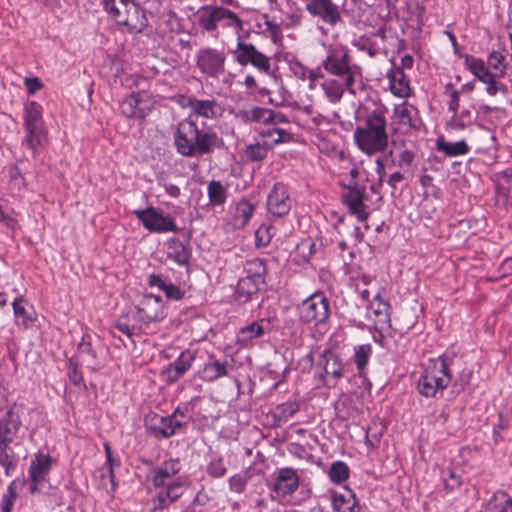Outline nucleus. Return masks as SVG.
<instances>
[{"label": "nucleus", "instance_id": "1", "mask_svg": "<svg viewBox=\"0 0 512 512\" xmlns=\"http://www.w3.org/2000/svg\"><path fill=\"white\" fill-rule=\"evenodd\" d=\"M174 141L177 151L183 156L209 154L225 146L216 132L211 129L200 130L191 116L179 122Z\"/></svg>", "mask_w": 512, "mask_h": 512}, {"label": "nucleus", "instance_id": "2", "mask_svg": "<svg viewBox=\"0 0 512 512\" xmlns=\"http://www.w3.org/2000/svg\"><path fill=\"white\" fill-rule=\"evenodd\" d=\"M505 50H493L487 57V63L481 58L466 54L464 56L465 67L483 84L486 93L490 96L507 94V86L500 81L507 71L508 62Z\"/></svg>", "mask_w": 512, "mask_h": 512}, {"label": "nucleus", "instance_id": "3", "mask_svg": "<svg viewBox=\"0 0 512 512\" xmlns=\"http://www.w3.org/2000/svg\"><path fill=\"white\" fill-rule=\"evenodd\" d=\"M452 381L446 355L429 359L419 376L416 388L418 393L426 398H437Z\"/></svg>", "mask_w": 512, "mask_h": 512}, {"label": "nucleus", "instance_id": "4", "mask_svg": "<svg viewBox=\"0 0 512 512\" xmlns=\"http://www.w3.org/2000/svg\"><path fill=\"white\" fill-rule=\"evenodd\" d=\"M324 47L326 56L321 66L326 72L344 81L347 90L355 94L354 83L356 77L360 76V69L351 63L347 47L339 43L324 45Z\"/></svg>", "mask_w": 512, "mask_h": 512}, {"label": "nucleus", "instance_id": "5", "mask_svg": "<svg viewBox=\"0 0 512 512\" xmlns=\"http://www.w3.org/2000/svg\"><path fill=\"white\" fill-rule=\"evenodd\" d=\"M198 23L206 32L216 31L219 26L230 28L239 36L243 30V21L233 11L218 5H206L197 13Z\"/></svg>", "mask_w": 512, "mask_h": 512}, {"label": "nucleus", "instance_id": "6", "mask_svg": "<svg viewBox=\"0 0 512 512\" xmlns=\"http://www.w3.org/2000/svg\"><path fill=\"white\" fill-rule=\"evenodd\" d=\"M191 416L188 408H176L169 416H162L156 413L146 417V424L149 431L160 439L169 438L177 433L179 429L187 425Z\"/></svg>", "mask_w": 512, "mask_h": 512}, {"label": "nucleus", "instance_id": "7", "mask_svg": "<svg viewBox=\"0 0 512 512\" xmlns=\"http://www.w3.org/2000/svg\"><path fill=\"white\" fill-rule=\"evenodd\" d=\"M42 114V107L37 102L30 101L25 104L24 127L26 135L24 142L33 151L44 145L47 140V129Z\"/></svg>", "mask_w": 512, "mask_h": 512}, {"label": "nucleus", "instance_id": "8", "mask_svg": "<svg viewBox=\"0 0 512 512\" xmlns=\"http://www.w3.org/2000/svg\"><path fill=\"white\" fill-rule=\"evenodd\" d=\"M387 111V108L379 102L373 100L363 102L355 111V119L358 122L355 129L387 133Z\"/></svg>", "mask_w": 512, "mask_h": 512}, {"label": "nucleus", "instance_id": "9", "mask_svg": "<svg viewBox=\"0 0 512 512\" xmlns=\"http://www.w3.org/2000/svg\"><path fill=\"white\" fill-rule=\"evenodd\" d=\"M232 54L239 65L251 64L260 72L270 76L272 81L277 84L275 73L271 70L270 58L257 50L253 44L245 42L240 35L237 37V45Z\"/></svg>", "mask_w": 512, "mask_h": 512}, {"label": "nucleus", "instance_id": "10", "mask_svg": "<svg viewBox=\"0 0 512 512\" xmlns=\"http://www.w3.org/2000/svg\"><path fill=\"white\" fill-rule=\"evenodd\" d=\"M195 59L196 67L205 77L217 79L225 73L226 54L222 49L202 47Z\"/></svg>", "mask_w": 512, "mask_h": 512}, {"label": "nucleus", "instance_id": "11", "mask_svg": "<svg viewBox=\"0 0 512 512\" xmlns=\"http://www.w3.org/2000/svg\"><path fill=\"white\" fill-rule=\"evenodd\" d=\"M329 314V300L322 293L312 294L298 306L299 319L306 324L324 323Z\"/></svg>", "mask_w": 512, "mask_h": 512}, {"label": "nucleus", "instance_id": "12", "mask_svg": "<svg viewBox=\"0 0 512 512\" xmlns=\"http://www.w3.org/2000/svg\"><path fill=\"white\" fill-rule=\"evenodd\" d=\"M132 213L144 228L151 233L177 232L178 230L175 221L160 209L147 207L146 209L133 210Z\"/></svg>", "mask_w": 512, "mask_h": 512}, {"label": "nucleus", "instance_id": "13", "mask_svg": "<svg viewBox=\"0 0 512 512\" xmlns=\"http://www.w3.org/2000/svg\"><path fill=\"white\" fill-rule=\"evenodd\" d=\"M186 486L187 480L183 477H178L165 486L154 487L157 489V492L151 500L153 504L151 512L163 511L167 509L184 494Z\"/></svg>", "mask_w": 512, "mask_h": 512}, {"label": "nucleus", "instance_id": "14", "mask_svg": "<svg viewBox=\"0 0 512 512\" xmlns=\"http://www.w3.org/2000/svg\"><path fill=\"white\" fill-rule=\"evenodd\" d=\"M353 139L357 148L369 156L383 152L388 145V133L355 129Z\"/></svg>", "mask_w": 512, "mask_h": 512}, {"label": "nucleus", "instance_id": "15", "mask_svg": "<svg viewBox=\"0 0 512 512\" xmlns=\"http://www.w3.org/2000/svg\"><path fill=\"white\" fill-rule=\"evenodd\" d=\"M53 459L49 454L38 452L30 463L28 477L30 480L29 491L31 494L40 492L42 484L52 468Z\"/></svg>", "mask_w": 512, "mask_h": 512}, {"label": "nucleus", "instance_id": "16", "mask_svg": "<svg viewBox=\"0 0 512 512\" xmlns=\"http://www.w3.org/2000/svg\"><path fill=\"white\" fill-rule=\"evenodd\" d=\"M131 318L139 323L148 324L164 317L163 303L160 296L145 295L139 307L130 312Z\"/></svg>", "mask_w": 512, "mask_h": 512}, {"label": "nucleus", "instance_id": "17", "mask_svg": "<svg viewBox=\"0 0 512 512\" xmlns=\"http://www.w3.org/2000/svg\"><path fill=\"white\" fill-rule=\"evenodd\" d=\"M382 197H378L376 202L370 200V194H343L342 201L347 206L350 213L357 217L358 221H367L369 215L381 202Z\"/></svg>", "mask_w": 512, "mask_h": 512}, {"label": "nucleus", "instance_id": "18", "mask_svg": "<svg viewBox=\"0 0 512 512\" xmlns=\"http://www.w3.org/2000/svg\"><path fill=\"white\" fill-rule=\"evenodd\" d=\"M392 119L394 129L402 134L410 133L420 125L418 110L407 102L395 106Z\"/></svg>", "mask_w": 512, "mask_h": 512}, {"label": "nucleus", "instance_id": "19", "mask_svg": "<svg viewBox=\"0 0 512 512\" xmlns=\"http://www.w3.org/2000/svg\"><path fill=\"white\" fill-rule=\"evenodd\" d=\"M300 478L295 469L290 467L279 468L274 472L272 491L279 498L292 495L299 487Z\"/></svg>", "mask_w": 512, "mask_h": 512}, {"label": "nucleus", "instance_id": "20", "mask_svg": "<svg viewBox=\"0 0 512 512\" xmlns=\"http://www.w3.org/2000/svg\"><path fill=\"white\" fill-rule=\"evenodd\" d=\"M128 5V10H125L116 23L126 27L130 33H140L148 25L146 13L135 1Z\"/></svg>", "mask_w": 512, "mask_h": 512}, {"label": "nucleus", "instance_id": "21", "mask_svg": "<svg viewBox=\"0 0 512 512\" xmlns=\"http://www.w3.org/2000/svg\"><path fill=\"white\" fill-rule=\"evenodd\" d=\"M255 205L249 200L241 199L230 206L228 224L233 230L244 228L252 218Z\"/></svg>", "mask_w": 512, "mask_h": 512}, {"label": "nucleus", "instance_id": "22", "mask_svg": "<svg viewBox=\"0 0 512 512\" xmlns=\"http://www.w3.org/2000/svg\"><path fill=\"white\" fill-rule=\"evenodd\" d=\"M390 305L376 294L366 308L367 318L374 322L376 327L383 328L390 323Z\"/></svg>", "mask_w": 512, "mask_h": 512}, {"label": "nucleus", "instance_id": "23", "mask_svg": "<svg viewBox=\"0 0 512 512\" xmlns=\"http://www.w3.org/2000/svg\"><path fill=\"white\" fill-rule=\"evenodd\" d=\"M181 470V462L178 458H171L152 470V484L154 487H162L172 482V478Z\"/></svg>", "mask_w": 512, "mask_h": 512}, {"label": "nucleus", "instance_id": "24", "mask_svg": "<svg viewBox=\"0 0 512 512\" xmlns=\"http://www.w3.org/2000/svg\"><path fill=\"white\" fill-rule=\"evenodd\" d=\"M22 422L18 413L9 408L0 418V443H12L17 436Z\"/></svg>", "mask_w": 512, "mask_h": 512}, {"label": "nucleus", "instance_id": "25", "mask_svg": "<svg viewBox=\"0 0 512 512\" xmlns=\"http://www.w3.org/2000/svg\"><path fill=\"white\" fill-rule=\"evenodd\" d=\"M15 324L23 329L32 327L37 319V313L22 296L16 297L12 302Z\"/></svg>", "mask_w": 512, "mask_h": 512}, {"label": "nucleus", "instance_id": "26", "mask_svg": "<svg viewBox=\"0 0 512 512\" xmlns=\"http://www.w3.org/2000/svg\"><path fill=\"white\" fill-rule=\"evenodd\" d=\"M188 107L191 110L189 116L192 119L194 116H199L212 120L218 118L222 113L220 105L215 100L210 99H189Z\"/></svg>", "mask_w": 512, "mask_h": 512}, {"label": "nucleus", "instance_id": "27", "mask_svg": "<svg viewBox=\"0 0 512 512\" xmlns=\"http://www.w3.org/2000/svg\"><path fill=\"white\" fill-rule=\"evenodd\" d=\"M196 359V352L193 350H185L183 351L179 357L171 363L167 370V380L169 382H176L178 379H180L186 371L189 370L192 363Z\"/></svg>", "mask_w": 512, "mask_h": 512}, {"label": "nucleus", "instance_id": "28", "mask_svg": "<svg viewBox=\"0 0 512 512\" xmlns=\"http://www.w3.org/2000/svg\"><path fill=\"white\" fill-rule=\"evenodd\" d=\"M270 329V322L267 319L255 321L243 328L237 333L236 342L243 347L249 346L254 339L264 335Z\"/></svg>", "mask_w": 512, "mask_h": 512}, {"label": "nucleus", "instance_id": "29", "mask_svg": "<svg viewBox=\"0 0 512 512\" xmlns=\"http://www.w3.org/2000/svg\"><path fill=\"white\" fill-rule=\"evenodd\" d=\"M144 93L131 94L127 96L120 104V110L128 118H143L148 110L144 106Z\"/></svg>", "mask_w": 512, "mask_h": 512}, {"label": "nucleus", "instance_id": "30", "mask_svg": "<svg viewBox=\"0 0 512 512\" xmlns=\"http://www.w3.org/2000/svg\"><path fill=\"white\" fill-rule=\"evenodd\" d=\"M391 92L399 98H407L410 96L411 88L409 80L404 74L402 68L392 67L387 74Z\"/></svg>", "mask_w": 512, "mask_h": 512}, {"label": "nucleus", "instance_id": "31", "mask_svg": "<svg viewBox=\"0 0 512 512\" xmlns=\"http://www.w3.org/2000/svg\"><path fill=\"white\" fill-rule=\"evenodd\" d=\"M332 507L335 512H361L355 494L350 489L332 494Z\"/></svg>", "mask_w": 512, "mask_h": 512}, {"label": "nucleus", "instance_id": "32", "mask_svg": "<svg viewBox=\"0 0 512 512\" xmlns=\"http://www.w3.org/2000/svg\"><path fill=\"white\" fill-rule=\"evenodd\" d=\"M320 86L323 90L324 96L332 104L340 102L344 95L345 89H347L344 81L340 82L334 78L325 79Z\"/></svg>", "mask_w": 512, "mask_h": 512}, {"label": "nucleus", "instance_id": "33", "mask_svg": "<svg viewBox=\"0 0 512 512\" xmlns=\"http://www.w3.org/2000/svg\"><path fill=\"white\" fill-rule=\"evenodd\" d=\"M228 373L226 362H220L213 357H210L209 361L205 363L203 369L200 372L202 380L207 382H213Z\"/></svg>", "mask_w": 512, "mask_h": 512}, {"label": "nucleus", "instance_id": "34", "mask_svg": "<svg viewBox=\"0 0 512 512\" xmlns=\"http://www.w3.org/2000/svg\"><path fill=\"white\" fill-rule=\"evenodd\" d=\"M268 211L278 217L288 214L291 209V201L288 194H268Z\"/></svg>", "mask_w": 512, "mask_h": 512}, {"label": "nucleus", "instance_id": "35", "mask_svg": "<svg viewBox=\"0 0 512 512\" xmlns=\"http://www.w3.org/2000/svg\"><path fill=\"white\" fill-rule=\"evenodd\" d=\"M436 149L449 157L462 156L469 152V146L464 140L448 142L443 136L437 138Z\"/></svg>", "mask_w": 512, "mask_h": 512}, {"label": "nucleus", "instance_id": "36", "mask_svg": "<svg viewBox=\"0 0 512 512\" xmlns=\"http://www.w3.org/2000/svg\"><path fill=\"white\" fill-rule=\"evenodd\" d=\"M11 443H0V466L4 469V474L11 477L18 464V457L10 447Z\"/></svg>", "mask_w": 512, "mask_h": 512}, {"label": "nucleus", "instance_id": "37", "mask_svg": "<svg viewBox=\"0 0 512 512\" xmlns=\"http://www.w3.org/2000/svg\"><path fill=\"white\" fill-rule=\"evenodd\" d=\"M266 272V263L263 259L260 258L247 260L244 265L245 275L253 278L256 282H261L262 284L265 282Z\"/></svg>", "mask_w": 512, "mask_h": 512}, {"label": "nucleus", "instance_id": "38", "mask_svg": "<svg viewBox=\"0 0 512 512\" xmlns=\"http://www.w3.org/2000/svg\"><path fill=\"white\" fill-rule=\"evenodd\" d=\"M133 2L134 0H102L104 10L115 22L128 10V3Z\"/></svg>", "mask_w": 512, "mask_h": 512}, {"label": "nucleus", "instance_id": "39", "mask_svg": "<svg viewBox=\"0 0 512 512\" xmlns=\"http://www.w3.org/2000/svg\"><path fill=\"white\" fill-rule=\"evenodd\" d=\"M371 355L372 347L370 344H362L354 348V362L360 375L368 364Z\"/></svg>", "mask_w": 512, "mask_h": 512}, {"label": "nucleus", "instance_id": "40", "mask_svg": "<svg viewBox=\"0 0 512 512\" xmlns=\"http://www.w3.org/2000/svg\"><path fill=\"white\" fill-rule=\"evenodd\" d=\"M487 512H507L509 511V497L504 492H496L490 498L486 505Z\"/></svg>", "mask_w": 512, "mask_h": 512}, {"label": "nucleus", "instance_id": "41", "mask_svg": "<svg viewBox=\"0 0 512 512\" xmlns=\"http://www.w3.org/2000/svg\"><path fill=\"white\" fill-rule=\"evenodd\" d=\"M168 258L178 265H184L189 261V252L182 243L175 241L169 246Z\"/></svg>", "mask_w": 512, "mask_h": 512}, {"label": "nucleus", "instance_id": "42", "mask_svg": "<svg viewBox=\"0 0 512 512\" xmlns=\"http://www.w3.org/2000/svg\"><path fill=\"white\" fill-rule=\"evenodd\" d=\"M473 122V116L469 109L456 111L452 114L449 125L453 129H464Z\"/></svg>", "mask_w": 512, "mask_h": 512}, {"label": "nucleus", "instance_id": "43", "mask_svg": "<svg viewBox=\"0 0 512 512\" xmlns=\"http://www.w3.org/2000/svg\"><path fill=\"white\" fill-rule=\"evenodd\" d=\"M349 476V468L343 461L332 463L329 469V478L334 483H341Z\"/></svg>", "mask_w": 512, "mask_h": 512}, {"label": "nucleus", "instance_id": "44", "mask_svg": "<svg viewBox=\"0 0 512 512\" xmlns=\"http://www.w3.org/2000/svg\"><path fill=\"white\" fill-rule=\"evenodd\" d=\"M227 472L224 459L220 456L213 455L207 465V473L215 478L223 477Z\"/></svg>", "mask_w": 512, "mask_h": 512}, {"label": "nucleus", "instance_id": "45", "mask_svg": "<svg viewBox=\"0 0 512 512\" xmlns=\"http://www.w3.org/2000/svg\"><path fill=\"white\" fill-rule=\"evenodd\" d=\"M264 32L268 33L274 44H281L283 34L280 24L270 20L268 16L264 15Z\"/></svg>", "mask_w": 512, "mask_h": 512}, {"label": "nucleus", "instance_id": "46", "mask_svg": "<svg viewBox=\"0 0 512 512\" xmlns=\"http://www.w3.org/2000/svg\"><path fill=\"white\" fill-rule=\"evenodd\" d=\"M261 285H263L261 282H256L253 278L245 275L238 281V292L242 295L250 296L255 294Z\"/></svg>", "mask_w": 512, "mask_h": 512}, {"label": "nucleus", "instance_id": "47", "mask_svg": "<svg viewBox=\"0 0 512 512\" xmlns=\"http://www.w3.org/2000/svg\"><path fill=\"white\" fill-rule=\"evenodd\" d=\"M343 365L338 357H329L326 359V363L324 365L325 374L331 375L334 378L342 377Z\"/></svg>", "mask_w": 512, "mask_h": 512}, {"label": "nucleus", "instance_id": "48", "mask_svg": "<svg viewBox=\"0 0 512 512\" xmlns=\"http://www.w3.org/2000/svg\"><path fill=\"white\" fill-rule=\"evenodd\" d=\"M445 94L448 96V110L452 114L458 111L460 103V93L451 84H447L445 87Z\"/></svg>", "mask_w": 512, "mask_h": 512}, {"label": "nucleus", "instance_id": "49", "mask_svg": "<svg viewBox=\"0 0 512 512\" xmlns=\"http://www.w3.org/2000/svg\"><path fill=\"white\" fill-rule=\"evenodd\" d=\"M272 235L270 233V227L261 225L255 231V245L257 247H266L271 241Z\"/></svg>", "mask_w": 512, "mask_h": 512}, {"label": "nucleus", "instance_id": "50", "mask_svg": "<svg viewBox=\"0 0 512 512\" xmlns=\"http://www.w3.org/2000/svg\"><path fill=\"white\" fill-rule=\"evenodd\" d=\"M268 149L261 144L249 145L246 149V156L253 161H259L267 156Z\"/></svg>", "mask_w": 512, "mask_h": 512}, {"label": "nucleus", "instance_id": "51", "mask_svg": "<svg viewBox=\"0 0 512 512\" xmlns=\"http://www.w3.org/2000/svg\"><path fill=\"white\" fill-rule=\"evenodd\" d=\"M248 479L241 474H235L228 479L229 489L234 493H243L245 491Z\"/></svg>", "mask_w": 512, "mask_h": 512}, {"label": "nucleus", "instance_id": "52", "mask_svg": "<svg viewBox=\"0 0 512 512\" xmlns=\"http://www.w3.org/2000/svg\"><path fill=\"white\" fill-rule=\"evenodd\" d=\"M128 317H131L130 313L127 316L120 317L116 321L115 327L122 333L126 334L128 337H132L135 334V331L137 330V326L134 324L130 325L127 320Z\"/></svg>", "mask_w": 512, "mask_h": 512}, {"label": "nucleus", "instance_id": "53", "mask_svg": "<svg viewBox=\"0 0 512 512\" xmlns=\"http://www.w3.org/2000/svg\"><path fill=\"white\" fill-rule=\"evenodd\" d=\"M447 477L445 474L443 475V481H444V487L447 490V492H452L461 485L460 476L457 475L452 470H449L447 472Z\"/></svg>", "mask_w": 512, "mask_h": 512}, {"label": "nucleus", "instance_id": "54", "mask_svg": "<svg viewBox=\"0 0 512 512\" xmlns=\"http://www.w3.org/2000/svg\"><path fill=\"white\" fill-rule=\"evenodd\" d=\"M15 499L16 493L10 485L7 492L2 497V512H12Z\"/></svg>", "mask_w": 512, "mask_h": 512}, {"label": "nucleus", "instance_id": "55", "mask_svg": "<svg viewBox=\"0 0 512 512\" xmlns=\"http://www.w3.org/2000/svg\"><path fill=\"white\" fill-rule=\"evenodd\" d=\"M302 15L300 13H289L282 20V25L286 29H295L301 25Z\"/></svg>", "mask_w": 512, "mask_h": 512}, {"label": "nucleus", "instance_id": "56", "mask_svg": "<svg viewBox=\"0 0 512 512\" xmlns=\"http://www.w3.org/2000/svg\"><path fill=\"white\" fill-rule=\"evenodd\" d=\"M290 70L295 77L305 80L309 74V70L301 62L295 60L290 62Z\"/></svg>", "mask_w": 512, "mask_h": 512}, {"label": "nucleus", "instance_id": "57", "mask_svg": "<svg viewBox=\"0 0 512 512\" xmlns=\"http://www.w3.org/2000/svg\"><path fill=\"white\" fill-rule=\"evenodd\" d=\"M105 454H106V464L108 466L107 473L109 475V480L112 485V490H115V483H114V473H113V465H114V459L112 457V451L110 446L105 443L104 444Z\"/></svg>", "mask_w": 512, "mask_h": 512}, {"label": "nucleus", "instance_id": "58", "mask_svg": "<svg viewBox=\"0 0 512 512\" xmlns=\"http://www.w3.org/2000/svg\"><path fill=\"white\" fill-rule=\"evenodd\" d=\"M163 292L167 298L172 300H180L184 297V291L172 283H167L163 289Z\"/></svg>", "mask_w": 512, "mask_h": 512}, {"label": "nucleus", "instance_id": "59", "mask_svg": "<svg viewBox=\"0 0 512 512\" xmlns=\"http://www.w3.org/2000/svg\"><path fill=\"white\" fill-rule=\"evenodd\" d=\"M271 118V111L264 108H253L250 112V119L257 122H266Z\"/></svg>", "mask_w": 512, "mask_h": 512}, {"label": "nucleus", "instance_id": "60", "mask_svg": "<svg viewBox=\"0 0 512 512\" xmlns=\"http://www.w3.org/2000/svg\"><path fill=\"white\" fill-rule=\"evenodd\" d=\"M315 244L310 239L302 241L297 246V251L303 256L304 259H308L314 253Z\"/></svg>", "mask_w": 512, "mask_h": 512}, {"label": "nucleus", "instance_id": "61", "mask_svg": "<svg viewBox=\"0 0 512 512\" xmlns=\"http://www.w3.org/2000/svg\"><path fill=\"white\" fill-rule=\"evenodd\" d=\"M78 349H79V352L82 354H87V355L91 356L92 358L96 357V353L91 346L89 335H84L82 337V341L79 343Z\"/></svg>", "mask_w": 512, "mask_h": 512}, {"label": "nucleus", "instance_id": "62", "mask_svg": "<svg viewBox=\"0 0 512 512\" xmlns=\"http://www.w3.org/2000/svg\"><path fill=\"white\" fill-rule=\"evenodd\" d=\"M11 174V188L12 189H22V184L24 183V178L17 168H13L10 171Z\"/></svg>", "mask_w": 512, "mask_h": 512}, {"label": "nucleus", "instance_id": "63", "mask_svg": "<svg viewBox=\"0 0 512 512\" xmlns=\"http://www.w3.org/2000/svg\"><path fill=\"white\" fill-rule=\"evenodd\" d=\"M267 134L273 138L274 143L284 142L289 137L288 133L277 128L269 129Z\"/></svg>", "mask_w": 512, "mask_h": 512}, {"label": "nucleus", "instance_id": "64", "mask_svg": "<svg viewBox=\"0 0 512 512\" xmlns=\"http://www.w3.org/2000/svg\"><path fill=\"white\" fill-rule=\"evenodd\" d=\"M472 378V371L470 370H463L462 373L459 375V377L455 380L454 386L460 387V389H463L466 385L469 384L470 380Z\"/></svg>", "mask_w": 512, "mask_h": 512}]
</instances>
